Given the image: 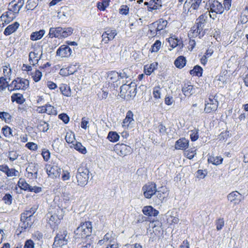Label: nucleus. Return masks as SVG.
<instances>
[{"label":"nucleus","mask_w":248,"mask_h":248,"mask_svg":"<svg viewBox=\"0 0 248 248\" xmlns=\"http://www.w3.org/2000/svg\"><path fill=\"white\" fill-rule=\"evenodd\" d=\"M161 43L159 40L155 42L152 47V52H157L160 48Z\"/></svg>","instance_id":"63"},{"label":"nucleus","mask_w":248,"mask_h":248,"mask_svg":"<svg viewBox=\"0 0 248 248\" xmlns=\"http://www.w3.org/2000/svg\"><path fill=\"white\" fill-rule=\"evenodd\" d=\"M49 125L45 122H42L38 125V127L41 131L44 132H46L49 128Z\"/></svg>","instance_id":"60"},{"label":"nucleus","mask_w":248,"mask_h":248,"mask_svg":"<svg viewBox=\"0 0 248 248\" xmlns=\"http://www.w3.org/2000/svg\"><path fill=\"white\" fill-rule=\"evenodd\" d=\"M9 84L7 78L3 77L0 78V92L4 91L6 88L8 89Z\"/></svg>","instance_id":"44"},{"label":"nucleus","mask_w":248,"mask_h":248,"mask_svg":"<svg viewBox=\"0 0 248 248\" xmlns=\"http://www.w3.org/2000/svg\"><path fill=\"white\" fill-rule=\"evenodd\" d=\"M110 0H102L101 2H98L97 3V7L100 10L104 11L109 5Z\"/></svg>","instance_id":"48"},{"label":"nucleus","mask_w":248,"mask_h":248,"mask_svg":"<svg viewBox=\"0 0 248 248\" xmlns=\"http://www.w3.org/2000/svg\"><path fill=\"white\" fill-rule=\"evenodd\" d=\"M42 56V51H40L37 49L31 51L29 53V61L30 64L32 65H36L38 64L39 60L41 59Z\"/></svg>","instance_id":"12"},{"label":"nucleus","mask_w":248,"mask_h":248,"mask_svg":"<svg viewBox=\"0 0 248 248\" xmlns=\"http://www.w3.org/2000/svg\"><path fill=\"white\" fill-rule=\"evenodd\" d=\"M95 243L92 240L88 241L81 248H94Z\"/></svg>","instance_id":"64"},{"label":"nucleus","mask_w":248,"mask_h":248,"mask_svg":"<svg viewBox=\"0 0 248 248\" xmlns=\"http://www.w3.org/2000/svg\"><path fill=\"white\" fill-rule=\"evenodd\" d=\"M19 24L17 22H15L14 23L8 26L4 31V35L8 36L13 32H15L18 28Z\"/></svg>","instance_id":"25"},{"label":"nucleus","mask_w":248,"mask_h":248,"mask_svg":"<svg viewBox=\"0 0 248 248\" xmlns=\"http://www.w3.org/2000/svg\"><path fill=\"white\" fill-rule=\"evenodd\" d=\"M66 141L68 143H71L73 145L76 141H75V135L72 132H67L65 137Z\"/></svg>","instance_id":"46"},{"label":"nucleus","mask_w":248,"mask_h":248,"mask_svg":"<svg viewBox=\"0 0 248 248\" xmlns=\"http://www.w3.org/2000/svg\"><path fill=\"white\" fill-rule=\"evenodd\" d=\"M39 0H28L26 5V8L29 10H33L38 5Z\"/></svg>","instance_id":"47"},{"label":"nucleus","mask_w":248,"mask_h":248,"mask_svg":"<svg viewBox=\"0 0 248 248\" xmlns=\"http://www.w3.org/2000/svg\"><path fill=\"white\" fill-rule=\"evenodd\" d=\"M202 0H191L186 1L184 4V7H188V11L197 10L202 9Z\"/></svg>","instance_id":"10"},{"label":"nucleus","mask_w":248,"mask_h":248,"mask_svg":"<svg viewBox=\"0 0 248 248\" xmlns=\"http://www.w3.org/2000/svg\"><path fill=\"white\" fill-rule=\"evenodd\" d=\"M145 4L148 6L149 11H152L154 10L159 9L162 7V1L161 0H153L148 2H146Z\"/></svg>","instance_id":"21"},{"label":"nucleus","mask_w":248,"mask_h":248,"mask_svg":"<svg viewBox=\"0 0 248 248\" xmlns=\"http://www.w3.org/2000/svg\"><path fill=\"white\" fill-rule=\"evenodd\" d=\"M70 147L74 148L79 153L83 155L86 154L87 152L86 148L79 142L76 141L73 145H71Z\"/></svg>","instance_id":"30"},{"label":"nucleus","mask_w":248,"mask_h":248,"mask_svg":"<svg viewBox=\"0 0 248 248\" xmlns=\"http://www.w3.org/2000/svg\"><path fill=\"white\" fill-rule=\"evenodd\" d=\"M205 8L210 12V17L213 19L216 18L217 14H222L224 11L222 4L217 0H208Z\"/></svg>","instance_id":"2"},{"label":"nucleus","mask_w":248,"mask_h":248,"mask_svg":"<svg viewBox=\"0 0 248 248\" xmlns=\"http://www.w3.org/2000/svg\"><path fill=\"white\" fill-rule=\"evenodd\" d=\"M72 53V49L66 45L61 46L57 50L56 55L62 58L69 57Z\"/></svg>","instance_id":"15"},{"label":"nucleus","mask_w":248,"mask_h":248,"mask_svg":"<svg viewBox=\"0 0 248 248\" xmlns=\"http://www.w3.org/2000/svg\"><path fill=\"white\" fill-rule=\"evenodd\" d=\"M18 171L16 169L12 168H8L7 171L6 172V175L8 177L17 176L18 175Z\"/></svg>","instance_id":"57"},{"label":"nucleus","mask_w":248,"mask_h":248,"mask_svg":"<svg viewBox=\"0 0 248 248\" xmlns=\"http://www.w3.org/2000/svg\"><path fill=\"white\" fill-rule=\"evenodd\" d=\"M107 79L109 82L111 83L117 82L119 79L118 73L114 71L108 72Z\"/></svg>","instance_id":"31"},{"label":"nucleus","mask_w":248,"mask_h":248,"mask_svg":"<svg viewBox=\"0 0 248 248\" xmlns=\"http://www.w3.org/2000/svg\"><path fill=\"white\" fill-rule=\"evenodd\" d=\"M18 156L16 152L14 151H10L8 154V157L10 161H14L16 160Z\"/></svg>","instance_id":"62"},{"label":"nucleus","mask_w":248,"mask_h":248,"mask_svg":"<svg viewBox=\"0 0 248 248\" xmlns=\"http://www.w3.org/2000/svg\"><path fill=\"white\" fill-rule=\"evenodd\" d=\"M133 89H132L131 83L129 84H124L121 87V93L122 94L129 95L131 94V92L133 90V92L136 90V88L134 86H133Z\"/></svg>","instance_id":"27"},{"label":"nucleus","mask_w":248,"mask_h":248,"mask_svg":"<svg viewBox=\"0 0 248 248\" xmlns=\"http://www.w3.org/2000/svg\"><path fill=\"white\" fill-rule=\"evenodd\" d=\"M52 212H55L56 215L60 217L61 219H62L64 211L63 209L59 207L53 209L51 210Z\"/></svg>","instance_id":"54"},{"label":"nucleus","mask_w":248,"mask_h":248,"mask_svg":"<svg viewBox=\"0 0 248 248\" xmlns=\"http://www.w3.org/2000/svg\"><path fill=\"white\" fill-rule=\"evenodd\" d=\"M104 240L108 245L116 243V240L113 232L107 233L104 236Z\"/></svg>","instance_id":"38"},{"label":"nucleus","mask_w":248,"mask_h":248,"mask_svg":"<svg viewBox=\"0 0 248 248\" xmlns=\"http://www.w3.org/2000/svg\"><path fill=\"white\" fill-rule=\"evenodd\" d=\"M70 239L67 232L63 230L58 232L54 238V242L53 244V248H57L66 245Z\"/></svg>","instance_id":"4"},{"label":"nucleus","mask_w":248,"mask_h":248,"mask_svg":"<svg viewBox=\"0 0 248 248\" xmlns=\"http://www.w3.org/2000/svg\"><path fill=\"white\" fill-rule=\"evenodd\" d=\"M46 171L49 177L54 178L60 176L61 169L56 165H47L46 166Z\"/></svg>","instance_id":"11"},{"label":"nucleus","mask_w":248,"mask_h":248,"mask_svg":"<svg viewBox=\"0 0 248 248\" xmlns=\"http://www.w3.org/2000/svg\"><path fill=\"white\" fill-rule=\"evenodd\" d=\"M168 22L166 20L160 19L156 22L152 24V26L155 28L156 34L160 33V31L164 30L167 26Z\"/></svg>","instance_id":"20"},{"label":"nucleus","mask_w":248,"mask_h":248,"mask_svg":"<svg viewBox=\"0 0 248 248\" xmlns=\"http://www.w3.org/2000/svg\"><path fill=\"white\" fill-rule=\"evenodd\" d=\"M47 217L48 218V222L51 225L59 223L61 220L55 212H52L51 211H49L47 214Z\"/></svg>","instance_id":"23"},{"label":"nucleus","mask_w":248,"mask_h":248,"mask_svg":"<svg viewBox=\"0 0 248 248\" xmlns=\"http://www.w3.org/2000/svg\"><path fill=\"white\" fill-rule=\"evenodd\" d=\"M206 102L204 108V111L206 113H211L217 109L218 102L215 97H210Z\"/></svg>","instance_id":"9"},{"label":"nucleus","mask_w":248,"mask_h":248,"mask_svg":"<svg viewBox=\"0 0 248 248\" xmlns=\"http://www.w3.org/2000/svg\"><path fill=\"white\" fill-rule=\"evenodd\" d=\"M182 92L185 96H189L195 92V89L192 85L185 84Z\"/></svg>","instance_id":"28"},{"label":"nucleus","mask_w":248,"mask_h":248,"mask_svg":"<svg viewBox=\"0 0 248 248\" xmlns=\"http://www.w3.org/2000/svg\"><path fill=\"white\" fill-rule=\"evenodd\" d=\"M29 86V81L28 80L23 78H17L9 84L8 91L12 92L19 90H25Z\"/></svg>","instance_id":"5"},{"label":"nucleus","mask_w":248,"mask_h":248,"mask_svg":"<svg viewBox=\"0 0 248 248\" xmlns=\"http://www.w3.org/2000/svg\"><path fill=\"white\" fill-rule=\"evenodd\" d=\"M168 42L172 48L176 47L177 46H179L181 48L183 46L182 41L176 38H173L172 37H170L168 39Z\"/></svg>","instance_id":"29"},{"label":"nucleus","mask_w":248,"mask_h":248,"mask_svg":"<svg viewBox=\"0 0 248 248\" xmlns=\"http://www.w3.org/2000/svg\"><path fill=\"white\" fill-rule=\"evenodd\" d=\"M18 185L19 187L21 188V189L28 191H29L31 186L23 179H20L18 181Z\"/></svg>","instance_id":"49"},{"label":"nucleus","mask_w":248,"mask_h":248,"mask_svg":"<svg viewBox=\"0 0 248 248\" xmlns=\"http://www.w3.org/2000/svg\"><path fill=\"white\" fill-rule=\"evenodd\" d=\"M21 223L20 224V226L22 228H24V229L31 227L33 223V222L31 220V218L28 217L24 219L22 218L21 215Z\"/></svg>","instance_id":"37"},{"label":"nucleus","mask_w":248,"mask_h":248,"mask_svg":"<svg viewBox=\"0 0 248 248\" xmlns=\"http://www.w3.org/2000/svg\"><path fill=\"white\" fill-rule=\"evenodd\" d=\"M176 213L174 212H170L169 211L167 213L168 217H167V221L168 223L170 224H177L178 223L179 221V219L177 216H174Z\"/></svg>","instance_id":"32"},{"label":"nucleus","mask_w":248,"mask_h":248,"mask_svg":"<svg viewBox=\"0 0 248 248\" xmlns=\"http://www.w3.org/2000/svg\"><path fill=\"white\" fill-rule=\"evenodd\" d=\"M46 113L49 115H56L57 111L56 109L50 104L46 105Z\"/></svg>","instance_id":"55"},{"label":"nucleus","mask_w":248,"mask_h":248,"mask_svg":"<svg viewBox=\"0 0 248 248\" xmlns=\"http://www.w3.org/2000/svg\"><path fill=\"white\" fill-rule=\"evenodd\" d=\"M130 70L125 68L123 69L119 74V79L120 78H130Z\"/></svg>","instance_id":"50"},{"label":"nucleus","mask_w":248,"mask_h":248,"mask_svg":"<svg viewBox=\"0 0 248 248\" xmlns=\"http://www.w3.org/2000/svg\"><path fill=\"white\" fill-rule=\"evenodd\" d=\"M2 200L6 204L10 205L12 203L13 198L10 194H6L3 197Z\"/></svg>","instance_id":"61"},{"label":"nucleus","mask_w":248,"mask_h":248,"mask_svg":"<svg viewBox=\"0 0 248 248\" xmlns=\"http://www.w3.org/2000/svg\"><path fill=\"white\" fill-rule=\"evenodd\" d=\"M186 59L183 56L179 57L174 62L175 66L179 68H183L186 65Z\"/></svg>","instance_id":"39"},{"label":"nucleus","mask_w":248,"mask_h":248,"mask_svg":"<svg viewBox=\"0 0 248 248\" xmlns=\"http://www.w3.org/2000/svg\"><path fill=\"white\" fill-rule=\"evenodd\" d=\"M142 212L145 215L153 217L157 216L159 213L157 210L154 209L151 206L144 207Z\"/></svg>","instance_id":"26"},{"label":"nucleus","mask_w":248,"mask_h":248,"mask_svg":"<svg viewBox=\"0 0 248 248\" xmlns=\"http://www.w3.org/2000/svg\"><path fill=\"white\" fill-rule=\"evenodd\" d=\"M24 1L23 0H18L17 3L15 1H12L9 4L8 10L13 13L17 15L20 10L24 5Z\"/></svg>","instance_id":"18"},{"label":"nucleus","mask_w":248,"mask_h":248,"mask_svg":"<svg viewBox=\"0 0 248 248\" xmlns=\"http://www.w3.org/2000/svg\"><path fill=\"white\" fill-rule=\"evenodd\" d=\"M0 118L4 121L6 123H9L12 121V116L7 112H0Z\"/></svg>","instance_id":"45"},{"label":"nucleus","mask_w":248,"mask_h":248,"mask_svg":"<svg viewBox=\"0 0 248 248\" xmlns=\"http://www.w3.org/2000/svg\"><path fill=\"white\" fill-rule=\"evenodd\" d=\"M107 138L111 142H115L118 141L120 136L116 132L110 131L108 133Z\"/></svg>","instance_id":"42"},{"label":"nucleus","mask_w":248,"mask_h":248,"mask_svg":"<svg viewBox=\"0 0 248 248\" xmlns=\"http://www.w3.org/2000/svg\"><path fill=\"white\" fill-rule=\"evenodd\" d=\"M46 31L44 30H40L31 33L30 38L32 41H36L41 39L45 34Z\"/></svg>","instance_id":"33"},{"label":"nucleus","mask_w":248,"mask_h":248,"mask_svg":"<svg viewBox=\"0 0 248 248\" xmlns=\"http://www.w3.org/2000/svg\"><path fill=\"white\" fill-rule=\"evenodd\" d=\"M157 62H153L150 65H146L144 66V72L147 75H150L157 67Z\"/></svg>","instance_id":"34"},{"label":"nucleus","mask_w":248,"mask_h":248,"mask_svg":"<svg viewBox=\"0 0 248 248\" xmlns=\"http://www.w3.org/2000/svg\"><path fill=\"white\" fill-rule=\"evenodd\" d=\"M73 31L74 30L72 27H51L47 37L50 38L54 37L59 39L65 38L70 36Z\"/></svg>","instance_id":"1"},{"label":"nucleus","mask_w":248,"mask_h":248,"mask_svg":"<svg viewBox=\"0 0 248 248\" xmlns=\"http://www.w3.org/2000/svg\"><path fill=\"white\" fill-rule=\"evenodd\" d=\"M31 77L33 80L37 82L41 80L42 77V73L40 70H36L35 72L31 73Z\"/></svg>","instance_id":"52"},{"label":"nucleus","mask_w":248,"mask_h":248,"mask_svg":"<svg viewBox=\"0 0 248 248\" xmlns=\"http://www.w3.org/2000/svg\"><path fill=\"white\" fill-rule=\"evenodd\" d=\"M1 131L4 136L7 138H10L13 136L12 134L13 130L8 126H3L1 129Z\"/></svg>","instance_id":"41"},{"label":"nucleus","mask_w":248,"mask_h":248,"mask_svg":"<svg viewBox=\"0 0 248 248\" xmlns=\"http://www.w3.org/2000/svg\"><path fill=\"white\" fill-rule=\"evenodd\" d=\"M154 97L158 99L161 97V88L159 87H155L153 89Z\"/></svg>","instance_id":"58"},{"label":"nucleus","mask_w":248,"mask_h":248,"mask_svg":"<svg viewBox=\"0 0 248 248\" xmlns=\"http://www.w3.org/2000/svg\"><path fill=\"white\" fill-rule=\"evenodd\" d=\"M227 199L234 204H238L242 201V195L236 191H232L227 196Z\"/></svg>","instance_id":"17"},{"label":"nucleus","mask_w":248,"mask_h":248,"mask_svg":"<svg viewBox=\"0 0 248 248\" xmlns=\"http://www.w3.org/2000/svg\"><path fill=\"white\" fill-rule=\"evenodd\" d=\"M145 197L150 199L157 192L156 185L155 183H148L142 187Z\"/></svg>","instance_id":"8"},{"label":"nucleus","mask_w":248,"mask_h":248,"mask_svg":"<svg viewBox=\"0 0 248 248\" xmlns=\"http://www.w3.org/2000/svg\"><path fill=\"white\" fill-rule=\"evenodd\" d=\"M37 208L36 207L31 208L29 210H27L21 214L22 218H31L32 215L36 212Z\"/></svg>","instance_id":"40"},{"label":"nucleus","mask_w":248,"mask_h":248,"mask_svg":"<svg viewBox=\"0 0 248 248\" xmlns=\"http://www.w3.org/2000/svg\"><path fill=\"white\" fill-rule=\"evenodd\" d=\"M196 154V149L194 148L186 150L185 152V155L189 159H192Z\"/></svg>","instance_id":"56"},{"label":"nucleus","mask_w":248,"mask_h":248,"mask_svg":"<svg viewBox=\"0 0 248 248\" xmlns=\"http://www.w3.org/2000/svg\"><path fill=\"white\" fill-rule=\"evenodd\" d=\"M198 22L196 25H194L189 31L188 36L190 37H199L201 38L203 36L202 32L203 28L204 27V20L201 18V16L197 19Z\"/></svg>","instance_id":"7"},{"label":"nucleus","mask_w":248,"mask_h":248,"mask_svg":"<svg viewBox=\"0 0 248 248\" xmlns=\"http://www.w3.org/2000/svg\"><path fill=\"white\" fill-rule=\"evenodd\" d=\"M89 170L85 167H80L77 170L76 175L77 185L80 186H84L88 182L89 178Z\"/></svg>","instance_id":"3"},{"label":"nucleus","mask_w":248,"mask_h":248,"mask_svg":"<svg viewBox=\"0 0 248 248\" xmlns=\"http://www.w3.org/2000/svg\"><path fill=\"white\" fill-rule=\"evenodd\" d=\"M208 161L214 165H218L222 163L223 158L220 156H210L208 159Z\"/></svg>","instance_id":"43"},{"label":"nucleus","mask_w":248,"mask_h":248,"mask_svg":"<svg viewBox=\"0 0 248 248\" xmlns=\"http://www.w3.org/2000/svg\"><path fill=\"white\" fill-rule=\"evenodd\" d=\"M202 69L201 67L196 65L193 70L190 71V74L198 77H201L202 75Z\"/></svg>","instance_id":"51"},{"label":"nucleus","mask_w":248,"mask_h":248,"mask_svg":"<svg viewBox=\"0 0 248 248\" xmlns=\"http://www.w3.org/2000/svg\"><path fill=\"white\" fill-rule=\"evenodd\" d=\"M38 170V165L35 163H31L26 169V171L29 174H31V176L36 178Z\"/></svg>","instance_id":"24"},{"label":"nucleus","mask_w":248,"mask_h":248,"mask_svg":"<svg viewBox=\"0 0 248 248\" xmlns=\"http://www.w3.org/2000/svg\"><path fill=\"white\" fill-rule=\"evenodd\" d=\"M11 100L12 102H16L19 104H23L25 101L23 95L19 93L13 94L11 96Z\"/></svg>","instance_id":"36"},{"label":"nucleus","mask_w":248,"mask_h":248,"mask_svg":"<svg viewBox=\"0 0 248 248\" xmlns=\"http://www.w3.org/2000/svg\"><path fill=\"white\" fill-rule=\"evenodd\" d=\"M114 150L120 156H125L131 152V147L124 144H116Z\"/></svg>","instance_id":"13"},{"label":"nucleus","mask_w":248,"mask_h":248,"mask_svg":"<svg viewBox=\"0 0 248 248\" xmlns=\"http://www.w3.org/2000/svg\"><path fill=\"white\" fill-rule=\"evenodd\" d=\"M16 15L15 13L8 10L7 12L2 15L0 17V19L6 24H8L13 20L16 18Z\"/></svg>","instance_id":"19"},{"label":"nucleus","mask_w":248,"mask_h":248,"mask_svg":"<svg viewBox=\"0 0 248 248\" xmlns=\"http://www.w3.org/2000/svg\"><path fill=\"white\" fill-rule=\"evenodd\" d=\"M133 113L131 110H128L126 114V117L123 120L122 126L125 129L132 127L134 123Z\"/></svg>","instance_id":"16"},{"label":"nucleus","mask_w":248,"mask_h":248,"mask_svg":"<svg viewBox=\"0 0 248 248\" xmlns=\"http://www.w3.org/2000/svg\"><path fill=\"white\" fill-rule=\"evenodd\" d=\"M189 145V140L185 138H181L177 140L175 144L177 150H186Z\"/></svg>","instance_id":"22"},{"label":"nucleus","mask_w":248,"mask_h":248,"mask_svg":"<svg viewBox=\"0 0 248 248\" xmlns=\"http://www.w3.org/2000/svg\"><path fill=\"white\" fill-rule=\"evenodd\" d=\"M199 130L195 128L190 131V138L192 141H196L199 139Z\"/></svg>","instance_id":"53"},{"label":"nucleus","mask_w":248,"mask_h":248,"mask_svg":"<svg viewBox=\"0 0 248 248\" xmlns=\"http://www.w3.org/2000/svg\"><path fill=\"white\" fill-rule=\"evenodd\" d=\"M92 231V225L90 221H86L81 223L75 231L77 237H85L90 236Z\"/></svg>","instance_id":"6"},{"label":"nucleus","mask_w":248,"mask_h":248,"mask_svg":"<svg viewBox=\"0 0 248 248\" xmlns=\"http://www.w3.org/2000/svg\"><path fill=\"white\" fill-rule=\"evenodd\" d=\"M117 34L116 30H112L110 28L107 29L102 35V41L105 43H108L109 41L112 40Z\"/></svg>","instance_id":"14"},{"label":"nucleus","mask_w":248,"mask_h":248,"mask_svg":"<svg viewBox=\"0 0 248 248\" xmlns=\"http://www.w3.org/2000/svg\"><path fill=\"white\" fill-rule=\"evenodd\" d=\"M60 91L62 93L67 97H69L71 95V90L70 87L65 84H62L60 87Z\"/></svg>","instance_id":"35"},{"label":"nucleus","mask_w":248,"mask_h":248,"mask_svg":"<svg viewBox=\"0 0 248 248\" xmlns=\"http://www.w3.org/2000/svg\"><path fill=\"white\" fill-rule=\"evenodd\" d=\"M216 225L217 231L221 230L224 225V221L223 218H220L216 220Z\"/></svg>","instance_id":"59"}]
</instances>
